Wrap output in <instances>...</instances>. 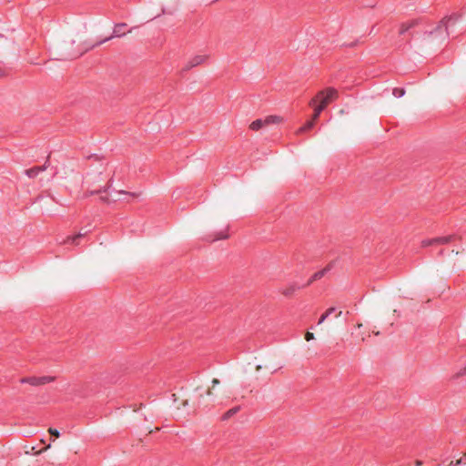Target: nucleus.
Returning a JSON list of instances; mask_svg holds the SVG:
<instances>
[{
    "label": "nucleus",
    "mask_w": 466,
    "mask_h": 466,
    "mask_svg": "<svg viewBox=\"0 0 466 466\" xmlns=\"http://www.w3.org/2000/svg\"><path fill=\"white\" fill-rule=\"evenodd\" d=\"M415 464H416V466H420V465H422V461H416Z\"/></svg>",
    "instance_id": "nucleus-28"
},
{
    "label": "nucleus",
    "mask_w": 466,
    "mask_h": 466,
    "mask_svg": "<svg viewBox=\"0 0 466 466\" xmlns=\"http://www.w3.org/2000/svg\"><path fill=\"white\" fill-rule=\"evenodd\" d=\"M88 232H90V230H87V231H85V232H79L78 234L76 235H74V236H68L63 242L62 244L66 245V244H73V245H79V242H78V239L80 238H83L85 237Z\"/></svg>",
    "instance_id": "nucleus-10"
},
{
    "label": "nucleus",
    "mask_w": 466,
    "mask_h": 466,
    "mask_svg": "<svg viewBox=\"0 0 466 466\" xmlns=\"http://www.w3.org/2000/svg\"><path fill=\"white\" fill-rule=\"evenodd\" d=\"M228 228H227L226 229L224 230H221L219 232H217L214 237L210 239H208L209 241H216V240H220V239H226L228 238Z\"/></svg>",
    "instance_id": "nucleus-13"
},
{
    "label": "nucleus",
    "mask_w": 466,
    "mask_h": 466,
    "mask_svg": "<svg viewBox=\"0 0 466 466\" xmlns=\"http://www.w3.org/2000/svg\"><path fill=\"white\" fill-rule=\"evenodd\" d=\"M110 186L111 185L107 184L106 186L100 187L97 189L86 190V192L84 195V198H87V197H90V196H93V195H96V194H100V193H103V192H106L109 189Z\"/></svg>",
    "instance_id": "nucleus-12"
},
{
    "label": "nucleus",
    "mask_w": 466,
    "mask_h": 466,
    "mask_svg": "<svg viewBox=\"0 0 466 466\" xmlns=\"http://www.w3.org/2000/svg\"><path fill=\"white\" fill-rule=\"evenodd\" d=\"M207 394L209 395V396L212 395V390L210 389L208 390Z\"/></svg>",
    "instance_id": "nucleus-29"
},
{
    "label": "nucleus",
    "mask_w": 466,
    "mask_h": 466,
    "mask_svg": "<svg viewBox=\"0 0 466 466\" xmlns=\"http://www.w3.org/2000/svg\"><path fill=\"white\" fill-rule=\"evenodd\" d=\"M339 97V93L334 87H328L324 90H320L317 95L309 101V106H314L319 102V105L323 106L324 108L328 106L332 101Z\"/></svg>",
    "instance_id": "nucleus-1"
},
{
    "label": "nucleus",
    "mask_w": 466,
    "mask_h": 466,
    "mask_svg": "<svg viewBox=\"0 0 466 466\" xmlns=\"http://www.w3.org/2000/svg\"><path fill=\"white\" fill-rule=\"evenodd\" d=\"M455 235H448L442 237H437L432 238H426L421 241V247L426 248L430 246H442L455 240Z\"/></svg>",
    "instance_id": "nucleus-2"
},
{
    "label": "nucleus",
    "mask_w": 466,
    "mask_h": 466,
    "mask_svg": "<svg viewBox=\"0 0 466 466\" xmlns=\"http://www.w3.org/2000/svg\"><path fill=\"white\" fill-rule=\"evenodd\" d=\"M342 314V311H339L338 314L336 315V317H339L340 315Z\"/></svg>",
    "instance_id": "nucleus-30"
},
{
    "label": "nucleus",
    "mask_w": 466,
    "mask_h": 466,
    "mask_svg": "<svg viewBox=\"0 0 466 466\" xmlns=\"http://www.w3.org/2000/svg\"><path fill=\"white\" fill-rule=\"evenodd\" d=\"M282 121V118L278 116H268L265 119H256L250 125L249 128L253 131H258L265 126L270 124H278Z\"/></svg>",
    "instance_id": "nucleus-3"
},
{
    "label": "nucleus",
    "mask_w": 466,
    "mask_h": 466,
    "mask_svg": "<svg viewBox=\"0 0 466 466\" xmlns=\"http://www.w3.org/2000/svg\"><path fill=\"white\" fill-rule=\"evenodd\" d=\"M316 123V120H313V118H311L310 120L307 121L304 126H302L299 129V132H306L309 129H311L314 125Z\"/></svg>",
    "instance_id": "nucleus-16"
},
{
    "label": "nucleus",
    "mask_w": 466,
    "mask_h": 466,
    "mask_svg": "<svg viewBox=\"0 0 466 466\" xmlns=\"http://www.w3.org/2000/svg\"><path fill=\"white\" fill-rule=\"evenodd\" d=\"M304 287H306V286L305 285L299 286L298 283L292 282V283H289V285H287L286 287L282 288L280 289V292H281L282 295H284L286 297H290L296 291H298L299 289H302Z\"/></svg>",
    "instance_id": "nucleus-7"
},
{
    "label": "nucleus",
    "mask_w": 466,
    "mask_h": 466,
    "mask_svg": "<svg viewBox=\"0 0 466 466\" xmlns=\"http://www.w3.org/2000/svg\"><path fill=\"white\" fill-rule=\"evenodd\" d=\"M30 380V377H28V378H23V379H21V380H20V381H21V383H28V380Z\"/></svg>",
    "instance_id": "nucleus-27"
},
{
    "label": "nucleus",
    "mask_w": 466,
    "mask_h": 466,
    "mask_svg": "<svg viewBox=\"0 0 466 466\" xmlns=\"http://www.w3.org/2000/svg\"><path fill=\"white\" fill-rule=\"evenodd\" d=\"M305 339H306L307 341H309V340L314 339V334H313V333H311V332H309V331H308V332L305 334Z\"/></svg>",
    "instance_id": "nucleus-24"
},
{
    "label": "nucleus",
    "mask_w": 466,
    "mask_h": 466,
    "mask_svg": "<svg viewBox=\"0 0 466 466\" xmlns=\"http://www.w3.org/2000/svg\"><path fill=\"white\" fill-rule=\"evenodd\" d=\"M408 28H409V31L414 27H416L417 25H419L420 23H421V19L420 18H416V19H411L410 21H407L405 22Z\"/></svg>",
    "instance_id": "nucleus-18"
},
{
    "label": "nucleus",
    "mask_w": 466,
    "mask_h": 466,
    "mask_svg": "<svg viewBox=\"0 0 466 466\" xmlns=\"http://www.w3.org/2000/svg\"><path fill=\"white\" fill-rule=\"evenodd\" d=\"M54 380L53 377L49 376H43V377H30V380H28V384L32 386H39L44 385L46 383H49Z\"/></svg>",
    "instance_id": "nucleus-8"
},
{
    "label": "nucleus",
    "mask_w": 466,
    "mask_h": 466,
    "mask_svg": "<svg viewBox=\"0 0 466 466\" xmlns=\"http://www.w3.org/2000/svg\"><path fill=\"white\" fill-rule=\"evenodd\" d=\"M239 410H240L239 406H236L232 409L228 410L226 413L223 414L222 420H228L230 417L237 414L239 411Z\"/></svg>",
    "instance_id": "nucleus-14"
},
{
    "label": "nucleus",
    "mask_w": 466,
    "mask_h": 466,
    "mask_svg": "<svg viewBox=\"0 0 466 466\" xmlns=\"http://www.w3.org/2000/svg\"><path fill=\"white\" fill-rule=\"evenodd\" d=\"M48 159L46 161V163L43 166L40 167H34L31 168L26 169L25 172L26 176L30 178L35 177L39 173L45 171L47 168Z\"/></svg>",
    "instance_id": "nucleus-9"
},
{
    "label": "nucleus",
    "mask_w": 466,
    "mask_h": 466,
    "mask_svg": "<svg viewBox=\"0 0 466 466\" xmlns=\"http://www.w3.org/2000/svg\"><path fill=\"white\" fill-rule=\"evenodd\" d=\"M407 32H409V28L406 25L405 22L401 23L400 25V30H399V34L400 35H404L406 34Z\"/></svg>",
    "instance_id": "nucleus-22"
},
{
    "label": "nucleus",
    "mask_w": 466,
    "mask_h": 466,
    "mask_svg": "<svg viewBox=\"0 0 466 466\" xmlns=\"http://www.w3.org/2000/svg\"><path fill=\"white\" fill-rule=\"evenodd\" d=\"M127 26V25L126 23H118V24H116L115 26H114V29H113V34L112 35L103 39V40H100L93 45H91L87 49H92L96 46H98L100 45H102L103 43L114 38V37H122L126 35V32L124 31V29Z\"/></svg>",
    "instance_id": "nucleus-4"
},
{
    "label": "nucleus",
    "mask_w": 466,
    "mask_h": 466,
    "mask_svg": "<svg viewBox=\"0 0 466 466\" xmlns=\"http://www.w3.org/2000/svg\"><path fill=\"white\" fill-rule=\"evenodd\" d=\"M208 56H207V55H197V56H193L186 63V65L182 68V72L189 71L193 67L202 65L203 63H205L208 60Z\"/></svg>",
    "instance_id": "nucleus-5"
},
{
    "label": "nucleus",
    "mask_w": 466,
    "mask_h": 466,
    "mask_svg": "<svg viewBox=\"0 0 466 466\" xmlns=\"http://www.w3.org/2000/svg\"><path fill=\"white\" fill-rule=\"evenodd\" d=\"M49 433L55 437H59L60 436V432L56 430V429H54V428H49L48 430Z\"/></svg>",
    "instance_id": "nucleus-23"
},
{
    "label": "nucleus",
    "mask_w": 466,
    "mask_h": 466,
    "mask_svg": "<svg viewBox=\"0 0 466 466\" xmlns=\"http://www.w3.org/2000/svg\"><path fill=\"white\" fill-rule=\"evenodd\" d=\"M336 309L334 307H331V308H329L324 314L321 315V317L319 318V321H318V324H321L325 321V319L329 316L331 315L333 312H335Z\"/></svg>",
    "instance_id": "nucleus-17"
},
{
    "label": "nucleus",
    "mask_w": 466,
    "mask_h": 466,
    "mask_svg": "<svg viewBox=\"0 0 466 466\" xmlns=\"http://www.w3.org/2000/svg\"><path fill=\"white\" fill-rule=\"evenodd\" d=\"M463 375H466V366L461 369L458 373H457V377H460V376H463Z\"/></svg>",
    "instance_id": "nucleus-25"
},
{
    "label": "nucleus",
    "mask_w": 466,
    "mask_h": 466,
    "mask_svg": "<svg viewBox=\"0 0 466 466\" xmlns=\"http://www.w3.org/2000/svg\"><path fill=\"white\" fill-rule=\"evenodd\" d=\"M332 268L331 264L327 265L324 268L315 272L305 284V286H309L314 281L322 279Z\"/></svg>",
    "instance_id": "nucleus-6"
},
{
    "label": "nucleus",
    "mask_w": 466,
    "mask_h": 466,
    "mask_svg": "<svg viewBox=\"0 0 466 466\" xmlns=\"http://www.w3.org/2000/svg\"><path fill=\"white\" fill-rule=\"evenodd\" d=\"M220 383L219 380L218 379H213L212 380V386L215 387L217 385H218Z\"/></svg>",
    "instance_id": "nucleus-26"
},
{
    "label": "nucleus",
    "mask_w": 466,
    "mask_h": 466,
    "mask_svg": "<svg viewBox=\"0 0 466 466\" xmlns=\"http://www.w3.org/2000/svg\"><path fill=\"white\" fill-rule=\"evenodd\" d=\"M100 199H101V201H103L104 203H106V204H110L112 202H116V201L120 200L119 198H116V197L109 198V196H101Z\"/></svg>",
    "instance_id": "nucleus-19"
},
{
    "label": "nucleus",
    "mask_w": 466,
    "mask_h": 466,
    "mask_svg": "<svg viewBox=\"0 0 466 466\" xmlns=\"http://www.w3.org/2000/svg\"><path fill=\"white\" fill-rule=\"evenodd\" d=\"M312 106L314 107V113H313V115H312V117H311V118H313V120H316V121H317V120L319 119V116H320L321 112H322L325 108H324V106H320V105H319V104H318V105H316V104H315V105H314V106Z\"/></svg>",
    "instance_id": "nucleus-15"
},
{
    "label": "nucleus",
    "mask_w": 466,
    "mask_h": 466,
    "mask_svg": "<svg viewBox=\"0 0 466 466\" xmlns=\"http://www.w3.org/2000/svg\"><path fill=\"white\" fill-rule=\"evenodd\" d=\"M114 193L116 195V196H119V195H125V196H129V197H133V198H137L139 196L138 193H136V192H127V191H124V190H119V191H114Z\"/></svg>",
    "instance_id": "nucleus-21"
},
{
    "label": "nucleus",
    "mask_w": 466,
    "mask_h": 466,
    "mask_svg": "<svg viewBox=\"0 0 466 466\" xmlns=\"http://www.w3.org/2000/svg\"><path fill=\"white\" fill-rule=\"evenodd\" d=\"M460 15L454 14L451 16H446L444 17L441 23H440V25L438 26V28H440L441 26H444L445 29L447 30L449 25L451 24V22L454 24L458 19H459Z\"/></svg>",
    "instance_id": "nucleus-11"
},
{
    "label": "nucleus",
    "mask_w": 466,
    "mask_h": 466,
    "mask_svg": "<svg viewBox=\"0 0 466 466\" xmlns=\"http://www.w3.org/2000/svg\"><path fill=\"white\" fill-rule=\"evenodd\" d=\"M392 94L395 97H401L405 95V89L404 88H401V87H395L393 90H392Z\"/></svg>",
    "instance_id": "nucleus-20"
}]
</instances>
